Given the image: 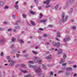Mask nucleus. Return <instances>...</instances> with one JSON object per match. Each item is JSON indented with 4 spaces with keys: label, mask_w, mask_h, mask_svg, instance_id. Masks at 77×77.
<instances>
[{
    "label": "nucleus",
    "mask_w": 77,
    "mask_h": 77,
    "mask_svg": "<svg viewBox=\"0 0 77 77\" xmlns=\"http://www.w3.org/2000/svg\"><path fill=\"white\" fill-rule=\"evenodd\" d=\"M35 72L37 73L38 75H41L42 77H47V75L45 73L42 74V71L41 70V69L39 68H37L35 70Z\"/></svg>",
    "instance_id": "f257e3e1"
},
{
    "label": "nucleus",
    "mask_w": 77,
    "mask_h": 77,
    "mask_svg": "<svg viewBox=\"0 0 77 77\" xmlns=\"http://www.w3.org/2000/svg\"><path fill=\"white\" fill-rule=\"evenodd\" d=\"M61 18L62 22H64L67 21L68 17L67 16H65V13H63L62 14Z\"/></svg>",
    "instance_id": "f03ea898"
},
{
    "label": "nucleus",
    "mask_w": 77,
    "mask_h": 77,
    "mask_svg": "<svg viewBox=\"0 0 77 77\" xmlns=\"http://www.w3.org/2000/svg\"><path fill=\"white\" fill-rule=\"evenodd\" d=\"M39 59V58H38V57H35V63H41V62H42V61L41 60H39V61H38V60Z\"/></svg>",
    "instance_id": "7ed1b4c3"
},
{
    "label": "nucleus",
    "mask_w": 77,
    "mask_h": 77,
    "mask_svg": "<svg viewBox=\"0 0 77 77\" xmlns=\"http://www.w3.org/2000/svg\"><path fill=\"white\" fill-rule=\"evenodd\" d=\"M70 40V38L68 36H66V38L63 39L64 42H66L67 41H69Z\"/></svg>",
    "instance_id": "20e7f679"
},
{
    "label": "nucleus",
    "mask_w": 77,
    "mask_h": 77,
    "mask_svg": "<svg viewBox=\"0 0 77 77\" xmlns=\"http://www.w3.org/2000/svg\"><path fill=\"white\" fill-rule=\"evenodd\" d=\"M10 65L11 66H13L14 65V63H15V61L12 60H10L8 61V62H10Z\"/></svg>",
    "instance_id": "39448f33"
},
{
    "label": "nucleus",
    "mask_w": 77,
    "mask_h": 77,
    "mask_svg": "<svg viewBox=\"0 0 77 77\" xmlns=\"http://www.w3.org/2000/svg\"><path fill=\"white\" fill-rule=\"evenodd\" d=\"M51 0H46V1H44L43 2V3L44 4H46V5H48L49 4V3H50V1Z\"/></svg>",
    "instance_id": "423d86ee"
},
{
    "label": "nucleus",
    "mask_w": 77,
    "mask_h": 77,
    "mask_svg": "<svg viewBox=\"0 0 77 77\" xmlns=\"http://www.w3.org/2000/svg\"><path fill=\"white\" fill-rule=\"evenodd\" d=\"M52 55H50L48 56H47L46 57V59L49 60H51V57Z\"/></svg>",
    "instance_id": "0eeeda50"
},
{
    "label": "nucleus",
    "mask_w": 77,
    "mask_h": 77,
    "mask_svg": "<svg viewBox=\"0 0 77 77\" xmlns=\"http://www.w3.org/2000/svg\"><path fill=\"white\" fill-rule=\"evenodd\" d=\"M66 69L67 71H72V68L71 67H68L66 68Z\"/></svg>",
    "instance_id": "6e6552de"
},
{
    "label": "nucleus",
    "mask_w": 77,
    "mask_h": 77,
    "mask_svg": "<svg viewBox=\"0 0 77 77\" xmlns=\"http://www.w3.org/2000/svg\"><path fill=\"white\" fill-rule=\"evenodd\" d=\"M14 8H15L17 10L19 9V8H18V5H14Z\"/></svg>",
    "instance_id": "1a4fd4ad"
},
{
    "label": "nucleus",
    "mask_w": 77,
    "mask_h": 77,
    "mask_svg": "<svg viewBox=\"0 0 77 77\" xmlns=\"http://www.w3.org/2000/svg\"><path fill=\"white\" fill-rule=\"evenodd\" d=\"M57 37L60 38V33L59 32H57Z\"/></svg>",
    "instance_id": "9d476101"
},
{
    "label": "nucleus",
    "mask_w": 77,
    "mask_h": 77,
    "mask_svg": "<svg viewBox=\"0 0 77 77\" xmlns=\"http://www.w3.org/2000/svg\"><path fill=\"white\" fill-rule=\"evenodd\" d=\"M64 61H65V60L64 59H61V60L60 62V63H63L64 62Z\"/></svg>",
    "instance_id": "9b49d317"
},
{
    "label": "nucleus",
    "mask_w": 77,
    "mask_h": 77,
    "mask_svg": "<svg viewBox=\"0 0 77 77\" xmlns=\"http://www.w3.org/2000/svg\"><path fill=\"white\" fill-rule=\"evenodd\" d=\"M31 23L32 25V26H35V22H33V21H31Z\"/></svg>",
    "instance_id": "f8f14e48"
},
{
    "label": "nucleus",
    "mask_w": 77,
    "mask_h": 77,
    "mask_svg": "<svg viewBox=\"0 0 77 77\" xmlns=\"http://www.w3.org/2000/svg\"><path fill=\"white\" fill-rule=\"evenodd\" d=\"M62 52V50L60 49V50L58 51V54H60V53H61Z\"/></svg>",
    "instance_id": "ddd939ff"
},
{
    "label": "nucleus",
    "mask_w": 77,
    "mask_h": 77,
    "mask_svg": "<svg viewBox=\"0 0 77 77\" xmlns=\"http://www.w3.org/2000/svg\"><path fill=\"white\" fill-rule=\"evenodd\" d=\"M4 40H0V44H3V43H4Z\"/></svg>",
    "instance_id": "4468645a"
},
{
    "label": "nucleus",
    "mask_w": 77,
    "mask_h": 77,
    "mask_svg": "<svg viewBox=\"0 0 77 77\" xmlns=\"http://www.w3.org/2000/svg\"><path fill=\"white\" fill-rule=\"evenodd\" d=\"M21 66L23 68H26V66L24 65V64H21Z\"/></svg>",
    "instance_id": "2eb2a0df"
},
{
    "label": "nucleus",
    "mask_w": 77,
    "mask_h": 77,
    "mask_svg": "<svg viewBox=\"0 0 77 77\" xmlns=\"http://www.w3.org/2000/svg\"><path fill=\"white\" fill-rule=\"evenodd\" d=\"M60 45V42H58V43H56V46L57 47H59Z\"/></svg>",
    "instance_id": "dca6fc26"
},
{
    "label": "nucleus",
    "mask_w": 77,
    "mask_h": 77,
    "mask_svg": "<svg viewBox=\"0 0 77 77\" xmlns=\"http://www.w3.org/2000/svg\"><path fill=\"white\" fill-rule=\"evenodd\" d=\"M22 16L24 18H26L27 17V16L24 14L22 15Z\"/></svg>",
    "instance_id": "f3484780"
},
{
    "label": "nucleus",
    "mask_w": 77,
    "mask_h": 77,
    "mask_svg": "<svg viewBox=\"0 0 77 77\" xmlns=\"http://www.w3.org/2000/svg\"><path fill=\"white\" fill-rule=\"evenodd\" d=\"M69 3H72L73 2V1H74V0H69Z\"/></svg>",
    "instance_id": "a211bd4d"
},
{
    "label": "nucleus",
    "mask_w": 77,
    "mask_h": 77,
    "mask_svg": "<svg viewBox=\"0 0 77 77\" xmlns=\"http://www.w3.org/2000/svg\"><path fill=\"white\" fill-rule=\"evenodd\" d=\"M21 71L22 72H23V73H26L27 72V71L25 70V71H23V70H21Z\"/></svg>",
    "instance_id": "6ab92c4d"
},
{
    "label": "nucleus",
    "mask_w": 77,
    "mask_h": 77,
    "mask_svg": "<svg viewBox=\"0 0 77 77\" xmlns=\"http://www.w3.org/2000/svg\"><path fill=\"white\" fill-rule=\"evenodd\" d=\"M16 52V51L15 50H13L11 52V53L12 54H13L14 53H15Z\"/></svg>",
    "instance_id": "aec40b11"
},
{
    "label": "nucleus",
    "mask_w": 77,
    "mask_h": 77,
    "mask_svg": "<svg viewBox=\"0 0 77 77\" xmlns=\"http://www.w3.org/2000/svg\"><path fill=\"white\" fill-rule=\"evenodd\" d=\"M66 54H64L63 55V59H66Z\"/></svg>",
    "instance_id": "412c9836"
},
{
    "label": "nucleus",
    "mask_w": 77,
    "mask_h": 77,
    "mask_svg": "<svg viewBox=\"0 0 77 77\" xmlns=\"http://www.w3.org/2000/svg\"><path fill=\"white\" fill-rule=\"evenodd\" d=\"M51 5H49L47 6H46V8H51Z\"/></svg>",
    "instance_id": "4be33fe9"
},
{
    "label": "nucleus",
    "mask_w": 77,
    "mask_h": 77,
    "mask_svg": "<svg viewBox=\"0 0 77 77\" xmlns=\"http://www.w3.org/2000/svg\"><path fill=\"white\" fill-rule=\"evenodd\" d=\"M30 13L31 14H35V12L32 11H31Z\"/></svg>",
    "instance_id": "5701e85b"
},
{
    "label": "nucleus",
    "mask_w": 77,
    "mask_h": 77,
    "mask_svg": "<svg viewBox=\"0 0 77 77\" xmlns=\"http://www.w3.org/2000/svg\"><path fill=\"white\" fill-rule=\"evenodd\" d=\"M0 6H3V2L2 1L0 2Z\"/></svg>",
    "instance_id": "b1692460"
},
{
    "label": "nucleus",
    "mask_w": 77,
    "mask_h": 77,
    "mask_svg": "<svg viewBox=\"0 0 77 77\" xmlns=\"http://www.w3.org/2000/svg\"><path fill=\"white\" fill-rule=\"evenodd\" d=\"M59 5H57L55 7V9H57V8H59Z\"/></svg>",
    "instance_id": "393cba45"
},
{
    "label": "nucleus",
    "mask_w": 77,
    "mask_h": 77,
    "mask_svg": "<svg viewBox=\"0 0 77 77\" xmlns=\"http://www.w3.org/2000/svg\"><path fill=\"white\" fill-rule=\"evenodd\" d=\"M46 21L47 20H41L40 21L41 23H45Z\"/></svg>",
    "instance_id": "a878e982"
},
{
    "label": "nucleus",
    "mask_w": 77,
    "mask_h": 77,
    "mask_svg": "<svg viewBox=\"0 0 77 77\" xmlns=\"http://www.w3.org/2000/svg\"><path fill=\"white\" fill-rule=\"evenodd\" d=\"M33 53L35 54H38V53L36 51H33Z\"/></svg>",
    "instance_id": "bb28decb"
},
{
    "label": "nucleus",
    "mask_w": 77,
    "mask_h": 77,
    "mask_svg": "<svg viewBox=\"0 0 77 77\" xmlns=\"http://www.w3.org/2000/svg\"><path fill=\"white\" fill-rule=\"evenodd\" d=\"M73 11V9L72 8H71L70 11V13H72Z\"/></svg>",
    "instance_id": "cd10ccee"
},
{
    "label": "nucleus",
    "mask_w": 77,
    "mask_h": 77,
    "mask_svg": "<svg viewBox=\"0 0 77 77\" xmlns=\"http://www.w3.org/2000/svg\"><path fill=\"white\" fill-rule=\"evenodd\" d=\"M25 77H31V75H28L25 76Z\"/></svg>",
    "instance_id": "c85d7f7f"
},
{
    "label": "nucleus",
    "mask_w": 77,
    "mask_h": 77,
    "mask_svg": "<svg viewBox=\"0 0 77 77\" xmlns=\"http://www.w3.org/2000/svg\"><path fill=\"white\" fill-rule=\"evenodd\" d=\"M38 9L39 10H42V7L39 6L38 7Z\"/></svg>",
    "instance_id": "c756f323"
},
{
    "label": "nucleus",
    "mask_w": 77,
    "mask_h": 77,
    "mask_svg": "<svg viewBox=\"0 0 77 77\" xmlns=\"http://www.w3.org/2000/svg\"><path fill=\"white\" fill-rule=\"evenodd\" d=\"M40 17H39V18H41L42 17V13H40Z\"/></svg>",
    "instance_id": "7c9ffc66"
},
{
    "label": "nucleus",
    "mask_w": 77,
    "mask_h": 77,
    "mask_svg": "<svg viewBox=\"0 0 77 77\" xmlns=\"http://www.w3.org/2000/svg\"><path fill=\"white\" fill-rule=\"evenodd\" d=\"M1 56L2 57H3V56H4V54H3V53L2 52H1L0 54Z\"/></svg>",
    "instance_id": "2f4dec72"
},
{
    "label": "nucleus",
    "mask_w": 77,
    "mask_h": 77,
    "mask_svg": "<svg viewBox=\"0 0 77 77\" xmlns=\"http://www.w3.org/2000/svg\"><path fill=\"white\" fill-rule=\"evenodd\" d=\"M43 37H47V36H48V35L47 34H45L43 35Z\"/></svg>",
    "instance_id": "473e14b6"
},
{
    "label": "nucleus",
    "mask_w": 77,
    "mask_h": 77,
    "mask_svg": "<svg viewBox=\"0 0 77 77\" xmlns=\"http://www.w3.org/2000/svg\"><path fill=\"white\" fill-rule=\"evenodd\" d=\"M72 29H76V27L75 26H72Z\"/></svg>",
    "instance_id": "72a5a7b5"
},
{
    "label": "nucleus",
    "mask_w": 77,
    "mask_h": 77,
    "mask_svg": "<svg viewBox=\"0 0 77 77\" xmlns=\"http://www.w3.org/2000/svg\"><path fill=\"white\" fill-rule=\"evenodd\" d=\"M12 30V29L11 28H10L8 29V32H11V31Z\"/></svg>",
    "instance_id": "f704fd0d"
},
{
    "label": "nucleus",
    "mask_w": 77,
    "mask_h": 77,
    "mask_svg": "<svg viewBox=\"0 0 77 77\" xmlns=\"http://www.w3.org/2000/svg\"><path fill=\"white\" fill-rule=\"evenodd\" d=\"M37 67V66H36V65L34 66H32L33 68H34V69H35Z\"/></svg>",
    "instance_id": "c9c22d12"
},
{
    "label": "nucleus",
    "mask_w": 77,
    "mask_h": 77,
    "mask_svg": "<svg viewBox=\"0 0 77 77\" xmlns=\"http://www.w3.org/2000/svg\"><path fill=\"white\" fill-rule=\"evenodd\" d=\"M29 63H33V61H29Z\"/></svg>",
    "instance_id": "e433bc0d"
},
{
    "label": "nucleus",
    "mask_w": 77,
    "mask_h": 77,
    "mask_svg": "<svg viewBox=\"0 0 77 77\" xmlns=\"http://www.w3.org/2000/svg\"><path fill=\"white\" fill-rule=\"evenodd\" d=\"M29 67L30 68H33V65H29Z\"/></svg>",
    "instance_id": "4c0bfd02"
},
{
    "label": "nucleus",
    "mask_w": 77,
    "mask_h": 77,
    "mask_svg": "<svg viewBox=\"0 0 77 77\" xmlns=\"http://www.w3.org/2000/svg\"><path fill=\"white\" fill-rule=\"evenodd\" d=\"M17 57H18L19 56H20V54H16Z\"/></svg>",
    "instance_id": "58836bf2"
},
{
    "label": "nucleus",
    "mask_w": 77,
    "mask_h": 77,
    "mask_svg": "<svg viewBox=\"0 0 77 77\" xmlns=\"http://www.w3.org/2000/svg\"><path fill=\"white\" fill-rule=\"evenodd\" d=\"M69 5V2H67L66 3V6H68Z\"/></svg>",
    "instance_id": "ea45409f"
},
{
    "label": "nucleus",
    "mask_w": 77,
    "mask_h": 77,
    "mask_svg": "<svg viewBox=\"0 0 77 77\" xmlns=\"http://www.w3.org/2000/svg\"><path fill=\"white\" fill-rule=\"evenodd\" d=\"M53 44L54 46H56V43L55 42H53Z\"/></svg>",
    "instance_id": "a19ab883"
},
{
    "label": "nucleus",
    "mask_w": 77,
    "mask_h": 77,
    "mask_svg": "<svg viewBox=\"0 0 77 77\" xmlns=\"http://www.w3.org/2000/svg\"><path fill=\"white\" fill-rule=\"evenodd\" d=\"M20 23V20H18L17 21L16 23V24H18V23Z\"/></svg>",
    "instance_id": "79ce46f5"
},
{
    "label": "nucleus",
    "mask_w": 77,
    "mask_h": 77,
    "mask_svg": "<svg viewBox=\"0 0 77 77\" xmlns=\"http://www.w3.org/2000/svg\"><path fill=\"white\" fill-rule=\"evenodd\" d=\"M10 58V56H7L6 57V59H9Z\"/></svg>",
    "instance_id": "37998d69"
},
{
    "label": "nucleus",
    "mask_w": 77,
    "mask_h": 77,
    "mask_svg": "<svg viewBox=\"0 0 77 77\" xmlns=\"http://www.w3.org/2000/svg\"><path fill=\"white\" fill-rule=\"evenodd\" d=\"M8 8H9V6H6L5 7L4 9H8Z\"/></svg>",
    "instance_id": "c03bdc74"
},
{
    "label": "nucleus",
    "mask_w": 77,
    "mask_h": 77,
    "mask_svg": "<svg viewBox=\"0 0 77 77\" xmlns=\"http://www.w3.org/2000/svg\"><path fill=\"white\" fill-rule=\"evenodd\" d=\"M15 29H20V26H17L15 27Z\"/></svg>",
    "instance_id": "a18cd8bd"
},
{
    "label": "nucleus",
    "mask_w": 77,
    "mask_h": 77,
    "mask_svg": "<svg viewBox=\"0 0 77 77\" xmlns=\"http://www.w3.org/2000/svg\"><path fill=\"white\" fill-rule=\"evenodd\" d=\"M15 38H13L12 39H11V41H15Z\"/></svg>",
    "instance_id": "49530a36"
},
{
    "label": "nucleus",
    "mask_w": 77,
    "mask_h": 77,
    "mask_svg": "<svg viewBox=\"0 0 77 77\" xmlns=\"http://www.w3.org/2000/svg\"><path fill=\"white\" fill-rule=\"evenodd\" d=\"M48 26L49 27H51V28L53 27V25H48Z\"/></svg>",
    "instance_id": "de8ad7c7"
},
{
    "label": "nucleus",
    "mask_w": 77,
    "mask_h": 77,
    "mask_svg": "<svg viewBox=\"0 0 77 77\" xmlns=\"http://www.w3.org/2000/svg\"><path fill=\"white\" fill-rule=\"evenodd\" d=\"M53 72H51L50 73V75H53Z\"/></svg>",
    "instance_id": "09e8293b"
},
{
    "label": "nucleus",
    "mask_w": 77,
    "mask_h": 77,
    "mask_svg": "<svg viewBox=\"0 0 77 77\" xmlns=\"http://www.w3.org/2000/svg\"><path fill=\"white\" fill-rule=\"evenodd\" d=\"M4 24H8V22H4Z\"/></svg>",
    "instance_id": "8fccbe9b"
},
{
    "label": "nucleus",
    "mask_w": 77,
    "mask_h": 77,
    "mask_svg": "<svg viewBox=\"0 0 77 77\" xmlns=\"http://www.w3.org/2000/svg\"><path fill=\"white\" fill-rule=\"evenodd\" d=\"M66 63H63L62 64L63 66H65V65H66Z\"/></svg>",
    "instance_id": "3c124183"
},
{
    "label": "nucleus",
    "mask_w": 77,
    "mask_h": 77,
    "mask_svg": "<svg viewBox=\"0 0 77 77\" xmlns=\"http://www.w3.org/2000/svg\"><path fill=\"white\" fill-rule=\"evenodd\" d=\"M20 42L21 43H24V41L22 40H21L20 41Z\"/></svg>",
    "instance_id": "603ef678"
},
{
    "label": "nucleus",
    "mask_w": 77,
    "mask_h": 77,
    "mask_svg": "<svg viewBox=\"0 0 77 77\" xmlns=\"http://www.w3.org/2000/svg\"><path fill=\"white\" fill-rule=\"evenodd\" d=\"M29 56V55L27 54V55H24V57H27Z\"/></svg>",
    "instance_id": "864d4df0"
},
{
    "label": "nucleus",
    "mask_w": 77,
    "mask_h": 77,
    "mask_svg": "<svg viewBox=\"0 0 77 77\" xmlns=\"http://www.w3.org/2000/svg\"><path fill=\"white\" fill-rule=\"evenodd\" d=\"M16 15H13L12 16V17L13 18H15V17H16Z\"/></svg>",
    "instance_id": "5fc2aeb1"
},
{
    "label": "nucleus",
    "mask_w": 77,
    "mask_h": 77,
    "mask_svg": "<svg viewBox=\"0 0 77 77\" xmlns=\"http://www.w3.org/2000/svg\"><path fill=\"white\" fill-rule=\"evenodd\" d=\"M63 71H60L58 72V73H61V72H63Z\"/></svg>",
    "instance_id": "6e6d98bb"
},
{
    "label": "nucleus",
    "mask_w": 77,
    "mask_h": 77,
    "mask_svg": "<svg viewBox=\"0 0 77 77\" xmlns=\"http://www.w3.org/2000/svg\"><path fill=\"white\" fill-rule=\"evenodd\" d=\"M55 39H56V40H57V41H59V39H58V38H56Z\"/></svg>",
    "instance_id": "4d7b16f0"
},
{
    "label": "nucleus",
    "mask_w": 77,
    "mask_h": 77,
    "mask_svg": "<svg viewBox=\"0 0 77 77\" xmlns=\"http://www.w3.org/2000/svg\"><path fill=\"white\" fill-rule=\"evenodd\" d=\"M13 32H17V30L15 29H13Z\"/></svg>",
    "instance_id": "13d9d810"
},
{
    "label": "nucleus",
    "mask_w": 77,
    "mask_h": 77,
    "mask_svg": "<svg viewBox=\"0 0 77 77\" xmlns=\"http://www.w3.org/2000/svg\"><path fill=\"white\" fill-rule=\"evenodd\" d=\"M14 45L13 44L11 46V48H12L13 47H14Z\"/></svg>",
    "instance_id": "bf43d9fd"
},
{
    "label": "nucleus",
    "mask_w": 77,
    "mask_h": 77,
    "mask_svg": "<svg viewBox=\"0 0 77 77\" xmlns=\"http://www.w3.org/2000/svg\"><path fill=\"white\" fill-rule=\"evenodd\" d=\"M42 66V67H43V68H44L46 66H45V65H44V64H43Z\"/></svg>",
    "instance_id": "052dcab7"
},
{
    "label": "nucleus",
    "mask_w": 77,
    "mask_h": 77,
    "mask_svg": "<svg viewBox=\"0 0 77 77\" xmlns=\"http://www.w3.org/2000/svg\"><path fill=\"white\" fill-rule=\"evenodd\" d=\"M46 44H47V45H49L50 44L48 42H46Z\"/></svg>",
    "instance_id": "680f3d73"
},
{
    "label": "nucleus",
    "mask_w": 77,
    "mask_h": 77,
    "mask_svg": "<svg viewBox=\"0 0 77 77\" xmlns=\"http://www.w3.org/2000/svg\"><path fill=\"white\" fill-rule=\"evenodd\" d=\"M39 30H40L42 31V30H43V29L40 28V29H39Z\"/></svg>",
    "instance_id": "e2e57ef3"
},
{
    "label": "nucleus",
    "mask_w": 77,
    "mask_h": 77,
    "mask_svg": "<svg viewBox=\"0 0 77 77\" xmlns=\"http://www.w3.org/2000/svg\"><path fill=\"white\" fill-rule=\"evenodd\" d=\"M43 69L45 70L46 69H47V67H46V66L45 67L43 68Z\"/></svg>",
    "instance_id": "0e129e2a"
},
{
    "label": "nucleus",
    "mask_w": 77,
    "mask_h": 77,
    "mask_svg": "<svg viewBox=\"0 0 77 77\" xmlns=\"http://www.w3.org/2000/svg\"><path fill=\"white\" fill-rule=\"evenodd\" d=\"M76 67H77V66H76V65H74V66H73V68H76Z\"/></svg>",
    "instance_id": "69168bd1"
},
{
    "label": "nucleus",
    "mask_w": 77,
    "mask_h": 77,
    "mask_svg": "<svg viewBox=\"0 0 77 77\" xmlns=\"http://www.w3.org/2000/svg\"><path fill=\"white\" fill-rule=\"evenodd\" d=\"M18 2L17 1V2H16V5H17V4H18Z\"/></svg>",
    "instance_id": "338daca9"
},
{
    "label": "nucleus",
    "mask_w": 77,
    "mask_h": 77,
    "mask_svg": "<svg viewBox=\"0 0 77 77\" xmlns=\"http://www.w3.org/2000/svg\"><path fill=\"white\" fill-rule=\"evenodd\" d=\"M1 30H3V29H2V28H0V31Z\"/></svg>",
    "instance_id": "774afa93"
}]
</instances>
